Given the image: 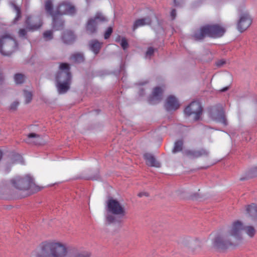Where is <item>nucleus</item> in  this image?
<instances>
[{
    "instance_id": "f257e3e1",
    "label": "nucleus",
    "mask_w": 257,
    "mask_h": 257,
    "mask_svg": "<svg viewBox=\"0 0 257 257\" xmlns=\"http://www.w3.org/2000/svg\"><path fill=\"white\" fill-rule=\"evenodd\" d=\"M242 230H244L250 237H252L255 233V230L253 226H244L241 221H235L228 227L226 233L217 235L215 237L213 242L214 247L220 251L235 248L240 244L242 239Z\"/></svg>"
},
{
    "instance_id": "f03ea898",
    "label": "nucleus",
    "mask_w": 257,
    "mask_h": 257,
    "mask_svg": "<svg viewBox=\"0 0 257 257\" xmlns=\"http://www.w3.org/2000/svg\"><path fill=\"white\" fill-rule=\"evenodd\" d=\"M45 10L53 18V29L56 31L60 30L64 26V21L62 19L64 15H73L76 13L75 7L70 2L64 1L60 4L54 10L51 0H46L45 4Z\"/></svg>"
},
{
    "instance_id": "7ed1b4c3",
    "label": "nucleus",
    "mask_w": 257,
    "mask_h": 257,
    "mask_svg": "<svg viewBox=\"0 0 257 257\" xmlns=\"http://www.w3.org/2000/svg\"><path fill=\"white\" fill-rule=\"evenodd\" d=\"M68 253L65 244L59 241H50L42 242L39 253L40 257H65Z\"/></svg>"
},
{
    "instance_id": "20e7f679",
    "label": "nucleus",
    "mask_w": 257,
    "mask_h": 257,
    "mask_svg": "<svg viewBox=\"0 0 257 257\" xmlns=\"http://www.w3.org/2000/svg\"><path fill=\"white\" fill-rule=\"evenodd\" d=\"M225 32V28L220 25H207L195 30L192 37L196 41L202 40L206 37L217 38L222 37Z\"/></svg>"
},
{
    "instance_id": "39448f33",
    "label": "nucleus",
    "mask_w": 257,
    "mask_h": 257,
    "mask_svg": "<svg viewBox=\"0 0 257 257\" xmlns=\"http://www.w3.org/2000/svg\"><path fill=\"white\" fill-rule=\"evenodd\" d=\"M59 68L62 71L59 72L56 76L57 87L59 93L62 94L66 92L69 90L71 83V75L68 64L61 63Z\"/></svg>"
},
{
    "instance_id": "423d86ee",
    "label": "nucleus",
    "mask_w": 257,
    "mask_h": 257,
    "mask_svg": "<svg viewBox=\"0 0 257 257\" xmlns=\"http://www.w3.org/2000/svg\"><path fill=\"white\" fill-rule=\"evenodd\" d=\"M16 40L8 33L0 36V53L5 56H9L18 49Z\"/></svg>"
},
{
    "instance_id": "0eeeda50",
    "label": "nucleus",
    "mask_w": 257,
    "mask_h": 257,
    "mask_svg": "<svg viewBox=\"0 0 257 257\" xmlns=\"http://www.w3.org/2000/svg\"><path fill=\"white\" fill-rule=\"evenodd\" d=\"M11 182L13 186L18 189L27 190L32 189L35 191L41 190V188L35 184L32 177L28 175L23 178L16 177L11 180Z\"/></svg>"
},
{
    "instance_id": "6e6552de",
    "label": "nucleus",
    "mask_w": 257,
    "mask_h": 257,
    "mask_svg": "<svg viewBox=\"0 0 257 257\" xmlns=\"http://www.w3.org/2000/svg\"><path fill=\"white\" fill-rule=\"evenodd\" d=\"M107 211L119 217H123L126 214L124 207L116 199L109 198L107 202Z\"/></svg>"
},
{
    "instance_id": "1a4fd4ad",
    "label": "nucleus",
    "mask_w": 257,
    "mask_h": 257,
    "mask_svg": "<svg viewBox=\"0 0 257 257\" xmlns=\"http://www.w3.org/2000/svg\"><path fill=\"white\" fill-rule=\"evenodd\" d=\"M184 113L188 116L193 115L195 120H199L202 113V107L198 101H193L184 109Z\"/></svg>"
},
{
    "instance_id": "9d476101",
    "label": "nucleus",
    "mask_w": 257,
    "mask_h": 257,
    "mask_svg": "<svg viewBox=\"0 0 257 257\" xmlns=\"http://www.w3.org/2000/svg\"><path fill=\"white\" fill-rule=\"evenodd\" d=\"M105 20V18L100 13H97L95 16L88 20L86 25V30L89 34L95 33L97 31L98 23Z\"/></svg>"
},
{
    "instance_id": "9b49d317",
    "label": "nucleus",
    "mask_w": 257,
    "mask_h": 257,
    "mask_svg": "<svg viewBox=\"0 0 257 257\" xmlns=\"http://www.w3.org/2000/svg\"><path fill=\"white\" fill-rule=\"evenodd\" d=\"M251 23L252 19L248 12L241 13L237 25L238 30L241 33L244 32L250 26Z\"/></svg>"
},
{
    "instance_id": "f8f14e48",
    "label": "nucleus",
    "mask_w": 257,
    "mask_h": 257,
    "mask_svg": "<svg viewBox=\"0 0 257 257\" xmlns=\"http://www.w3.org/2000/svg\"><path fill=\"white\" fill-rule=\"evenodd\" d=\"M26 25L29 30L35 31L42 26V22L39 18L28 17L26 20Z\"/></svg>"
},
{
    "instance_id": "ddd939ff",
    "label": "nucleus",
    "mask_w": 257,
    "mask_h": 257,
    "mask_svg": "<svg viewBox=\"0 0 257 257\" xmlns=\"http://www.w3.org/2000/svg\"><path fill=\"white\" fill-rule=\"evenodd\" d=\"M185 155L191 159L198 158L201 157L207 156L208 155V152L201 149L196 150H186L184 152Z\"/></svg>"
},
{
    "instance_id": "4468645a",
    "label": "nucleus",
    "mask_w": 257,
    "mask_h": 257,
    "mask_svg": "<svg viewBox=\"0 0 257 257\" xmlns=\"http://www.w3.org/2000/svg\"><path fill=\"white\" fill-rule=\"evenodd\" d=\"M179 102L176 97L170 96L167 98L165 104L167 110H175L179 107Z\"/></svg>"
},
{
    "instance_id": "2eb2a0df",
    "label": "nucleus",
    "mask_w": 257,
    "mask_h": 257,
    "mask_svg": "<svg viewBox=\"0 0 257 257\" xmlns=\"http://www.w3.org/2000/svg\"><path fill=\"white\" fill-rule=\"evenodd\" d=\"M246 214L251 217L253 221L257 220V206L255 204H251L246 206Z\"/></svg>"
},
{
    "instance_id": "dca6fc26",
    "label": "nucleus",
    "mask_w": 257,
    "mask_h": 257,
    "mask_svg": "<svg viewBox=\"0 0 257 257\" xmlns=\"http://www.w3.org/2000/svg\"><path fill=\"white\" fill-rule=\"evenodd\" d=\"M26 141L29 144L40 145L42 143V139L40 135L37 134L30 133L28 135V137Z\"/></svg>"
},
{
    "instance_id": "f3484780",
    "label": "nucleus",
    "mask_w": 257,
    "mask_h": 257,
    "mask_svg": "<svg viewBox=\"0 0 257 257\" xmlns=\"http://www.w3.org/2000/svg\"><path fill=\"white\" fill-rule=\"evenodd\" d=\"M144 158L147 165L151 167H160V163L157 161L152 154L146 153L144 155Z\"/></svg>"
},
{
    "instance_id": "a211bd4d",
    "label": "nucleus",
    "mask_w": 257,
    "mask_h": 257,
    "mask_svg": "<svg viewBox=\"0 0 257 257\" xmlns=\"http://www.w3.org/2000/svg\"><path fill=\"white\" fill-rule=\"evenodd\" d=\"M75 39V36L71 31H65L62 36V40L64 43L70 44L73 43Z\"/></svg>"
},
{
    "instance_id": "6ab92c4d",
    "label": "nucleus",
    "mask_w": 257,
    "mask_h": 257,
    "mask_svg": "<svg viewBox=\"0 0 257 257\" xmlns=\"http://www.w3.org/2000/svg\"><path fill=\"white\" fill-rule=\"evenodd\" d=\"M151 19L149 17L137 20L134 24L133 30L135 31L139 27L149 25L151 24Z\"/></svg>"
},
{
    "instance_id": "aec40b11",
    "label": "nucleus",
    "mask_w": 257,
    "mask_h": 257,
    "mask_svg": "<svg viewBox=\"0 0 257 257\" xmlns=\"http://www.w3.org/2000/svg\"><path fill=\"white\" fill-rule=\"evenodd\" d=\"M162 93L163 90L160 87H156L155 88L153 91L152 98L150 100V103L153 104L155 103L153 102L154 99L160 100Z\"/></svg>"
},
{
    "instance_id": "412c9836",
    "label": "nucleus",
    "mask_w": 257,
    "mask_h": 257,
    "mask_svg": "<svg viewBox=\"0 0 257 257\" xmlns=\"http://www.w3.org/2000/svg\"><path fill=\"white\" fill-rule=\"evenodd\" d=\"M90 252L88 251H78L76 249H73L69 257H90Z\"/></svg>"
},
{
    "instance_id": "4be33fe9",
    "label": "nucleus",
    "mask_w": 257,
    "mask_h": 257,
    "mask_svg": "<svg viewBox=\"0 0 257 257\" xmlns=\"http://www.w3.org/2000/svg\"><path fill=\"white\" fill-rule=\"evenodd\" d=\"M101 43L99 42L97 40H92L90 42V49L97 54L99 53V50L101 47Z\"/></svg>"
},
{
    "instance_id": "5701e85b",
    "label": "nucleus",
    "mask_w": 257,
    "mask_h": 257,
    "mask_svg": "<svg viewBox=\"0 0 257 257\" xmlns=\"http://www.w3.org/2000/svg\"><path fill=\"white\" fill-rule=\"evenodd\" d=\"M183 146V142L182 140L177 141L174 144V147L173 149V153H176L181 152L182 150Z\"/></svg>"
},
{
    "instance_id": "b1692460",
    "label": "nucleus",
    "mask_w": 257,
    "mask_h": 257,
    "mask_svg": "<svg viewBox=\"0 0 257 257\" xmlns=\"http://www.w3.org/2000/svg\"><path fill=\"white\" fill-rule=\"evenodd\" d=\"M71 59L75 62L80 63L84 60L83 55L79 53L73 54L71 57Z\"/></svg>"
},
{
    "instance_id": "393cba45",
    "label": "nucleus",
    "mask_w": 257,
    "mask_h": 257,
    "mask_svg": "<svg viewBox=\"0 0 257 257\" xmlns=\"http://www.w3.org/2000/svg\"><path fill=\"white\" fill-rule=\"evenodd\" d=\"M15 82L17 84H21L25 81V77L22 74H16L14 77Z\"/></svg>"
},
{
    "instance_id": "a878e982",
    "label": "nucleus",
    "mask_w": 257,
    "mask_h": 257,
    "mask_svg": "<svg viewBox=\"0 0 257 257\" xmlns=\"http://www.w3.org/2000/svg\"><path fill=\"white\" fill-rule=\"evenodd\" d=\"M24 92V96L25 98V103L28 104L30 103L32 99V94L31 92H29L28 91L25 90Z\"/></svg>"
},
{
    "instance_id": "bb28decb",
    "label": "nucleus",
    "mask_w": 257,
    "mask_h": 257,
    "mask_svg": "<svg viewBox=\"0 0 257 257\" xmlns=\"http://www.w3.org/2000/svg\"><path fill=\"white\" fill-rule=\"evenodd\" d=\"M43 37L46 40H50L53 38V33L51 31H47L43 33Z\"/></svg>"
},
{
    "instance_id": "cd10ccee",
    "label": "nucleus",
    "mask_w": 257,
    "mask_h": 257,
    "mask_svg": "<svg viewBox=\"0 0 257 257\" xmlns=\"http://www.w3.org/2000/svg\"><path fill=\"white\" fill-rule=\"evenodd\" d=\"M112 33V27H108L104 33V39H107L108 38H109V37L111 35Z\"/></svg>"
},
{
    "instance_id": "c85d7f7f",
    "label": "nucleus",
    "mask_w": 257,
    "mask_h": 257,
    "mask_svg": "<svg viewBox=\"0 0 257 257\" xmlns=\"http://www.w3.org/2000/svg\"><path fill=\"white\" fill-rule=\"evenodd\" d=\"M15 9L17 13V16L15 18V21H18L21 17V13L20 9L16 5H14Z\"/></svg>"
},
{
    "instance_id": "c756f323",
    "label": "nucleus",
    "mask_w": 257,
    "mask_h": 257,
    "mask_svg": "<svg viewBox=\"0 0 257 257\" xmlns=\"http://www.w3.org/2000/svg\"><path fill=\"white\" fill-rule=\"evenodd\" d=\"M120 45L124 50L126 49L128 47V44L125 38H122Z\"/></svg>"
},
{
    "instance_id": "7c9ffc66",
    "label": "nucleus",
    "mask_w": 257,
    "mask_h": 257,
    "mask_svg": "<svg viewBox=\"0 0 257 257\" xmlns=\"http://www.w3.org/2000/svg\"><path fill=\"white\" fill-rule=\"evenodd\" d=\"M19 104V102L15 101L13 102L10 105V108L11 110H15L18 107Z\"/></svg>"
},
{
    "instance_id": "2f4dec72",
    "label": "nucleus",
    "mask_w": 257,
    "mask_h": 257,
    "mask_svg": "<svg viewBox=\"0 0 257 257\" xmlns=\"http://www.w3.org/2000/svg\"><path fill=\"white\" fill-rule=\"evenodd\" d=\"M154 50L152 47L149 48L146 52V56H151L154 54Z\"/></svg>"
},
{
    "instance_id": "473e14b6",
    "label": "nucleus",
    "mask_w": 257,
    "mask_h": 257,
    "mask_svg": "<svg viewBox=\"0 0 257 257\" xmlns=\"http://www.w3.org/2000/svg\"><path fill=\"white\" fill-rule=\"evenodd\" d=\"M19 36L20 37H24L27 34V31L25 29H20L19 31Z\"/></svg>"
},
{
    "instance_id": "72a5a7b5",
    "label": "nucleus",
    "mask_w": 257,
    "mask_h": 257,
    "mask_svg": "<svg viewBox=\"0 0 257 257\" xmlns=\"http://www.w3.org/2000/svg\"><path fill=\"white\" fill-rule=\"evenodd\" d=\"M115 220V218L110 215H108L107 217V221L109 222V223H112V222H114Z\"/></svg>"
},
{
    "instance_id": "f704fd0d",
    "label": "nucleus",
    "mask_w": 257,
    "mask_h": 257,
    "mask_svg": "<svg viewBox=\"0 0 257 257\" xmlns=\"http://www.w3.org/2000/svg\"><path fill=\"white\" fill-rule=\"evenodd\" d=\"M171 16L172 19H174L176 16V11L175 9L172 10L171 12Z\"/></svg>"
},
{
    "instance_id": "c9c22d12",
    "label": "nucleus",
    "mask_w": 257,
    "mask_h": 257,
    "mask_svg": "<svg viewBox=\"0 0 257 257\" xmlns=\"http://www.w3.org/2000/svg\"><path fill=\"white\" fill-rule=\"evenodd\" d=\"M225 63V61L224 60H219L216 62V65L217 66H221Z\"/></svg>"
},
{
    "instance_id": "e433bc0d",
    "label": "nucleus",
    "mask_w": 257,
    "mask_h": 257,
    "mask_svg": "<svg viewBox=\"0 0 257 257\" xmlns=\"http://www.w3.org/2000/svg\"><path fill=\"white\" fill-rule=\"evenodd\" d=\"M174 5L175 6H179L180 5V2L178 0H174Z\"/></svg>"
},
{
    "instance_id": "4c0bfd02",
    "label": "nucleus",
    "mask_w": 257,
    "mask_h": 257,
    "mask_svg": "<svg viewBox=\"0 0 257 257\" xmlns=\"http://www.w3.org/2000/svg\"><path fill=\"white\" fill-rule=\"evenodd\" d=\"M222 122L225 125H226L227 124L226 119H225V116L224 115L222 116Z\"/></svg>"
},
{
    "instance_id": "58836bf2",
    "label": "nucleus",
    "mask_w": 257,
    "mask_h": 257,
    "mask_svg": "<svg viewBox=\"0 0 257 257\" xmlns=\"http://www.w3.org/2000/svg\"><path fill=\"white\" fill-rule=\"evenodd\" d=\"M228 88H229V87H228V86L225 87L223 88L222 89H220V91L224 92V91L227 90L228 89Z\"/></svg>"
},
{
    "instance_id": "ea45409f",
    "label": "nucleus",
    "mask_w": 257,
    "mask_h": 257,
    "mask_svg": "<svg viewBox=\"0 0 257 257\" xmlns=\"http://www.w3.org/2000/svg\"><path fill=\"white\" fill-rule=\"evenodd\" d=\"M3 76L1 73H0V83L3 81Z\"/></svg>"
},
{
    "instance_id": "a19ab883",
    "label": "nucleus",
    "mask_w": 257,
    "mask_h": 257,
    "mask_svg": "<svg viewBox=\"0 0 257 257\" xmlns=\"http://www.w3.org/2000/svg\"><path fill=\"white\" fill-rule=\"evenodd\" d=\"M3 157V152L0 150V161H1Z\"/></svg>"
},
{
    "instance_id": "79ce46f5",
    "label": "nucleus",
    "mask_w": 257,
    "mask_h": 257,
    "mask_svg": "<svg viewBox=\"0 0 257 257\" xmlns=\"http://www.w3.org/2000/svg\"><path fill=\"white\" fill-rule=\"evenodd\" d=\"M119 39H120V36H118V38H117L116 39H115V41L116 42H119Z\"/></svg>"
},
{
    "instance_id": "37998d69",
    "label": "nucleus",
    "mask_w": 257,
    "mask_h": 257,
    "mask_svg": "<svg viewBox=\"0 0 257 257\" xmlns=\"http://www.w3.org/2000/svg\"><path fill=\"white\" fill-rule=\"evenodd\" d=\"M139 196L140 197H142V196H143V193H140V194H139Z\"/></svg>"
},
{
    "instance_id": "c03bdc74",
    "label": "nucleus",
    "mask_w": 257,
    "mask_h": 257,
    "mask_svg": "<svg viewBox=\"0 0 257 257\" xmlns=\"http://www.w3.org/2000/svg\"><path fill=\"white\" fill-rule=\"evenodd\" d=\"M245 141H247L248 140H250V138L249 139V140H248L247 138L246 137L245 138Z\"/></svg>"
}]
</instances>
